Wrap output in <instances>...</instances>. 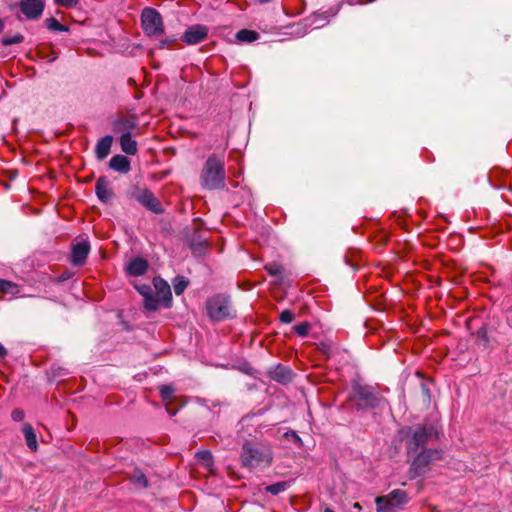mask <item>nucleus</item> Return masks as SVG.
<instances>
[{
    "label": "nucleus",
    "instance_id": "nucleus-1",
    "mask_svg": "<svg viewBox=\"0 0 512 512\" xmlns=\"http://www.w3.org/2000/svg\"><path fill=\"white\" fill-rule=\"evenodd\" d=\"M438 435V428L433 424L404 427L399 431L400 439L406 442L408 456L412 458L410 471L413 477L424 475L432 462L440 459V451L425 448Z\"/></svg>",
    "mask_w": 512,
    "mask_h": 512
},
{
    "label": "nucleus",
    "instance_id": "nucleus-2",
    "mask_svg": "<svg viewBox=\"0 0 512 512\" xmlns=\"http://www.w3.org/2000/svg\"><path fill=\"white\" fill-rule=\"evenodd\" d=\"M241 463L249 469H265L273 460L272 449L268 444L245 442L240 454Z\"/></svg>",
    "mask_w": 512,
    "mask_h": 512
},
{
    "label": "nucleus",
    "instance_id": "nucleus-3",
    "mask_svg": "<svg viewBox=\"0 0 512 512\" xmlns=\"http://www.w3.org/2000/svg\"><path fill=\"white\" fill-rule=\"evenodd\" d=\"M200 180L201 185L206 189L214 190L224 188V161L216 155L209 156L202 169Z\"/></svg>",
    "mask_w": 512,
    "mask_h": 512
},
{
    "label": "nucleus",
    "instance_id": "nucleus-4",
    "mask_svg": "<svg viewBox=\"0 0 512 512\" xmlns=\"http://www.w3.org/2000/svg\"><path fill=\"white\" fill-rule=\"evenodd\" d=\"M208 316L213 321H221L233 316V309L230 301L222 295H217L209 299L206 303Z\"/></svg>",
    "mask_w": 512,
    "mask_h": 512
},
{
    "label": "nucleus",
    "instance_id": "nucleus-5",
    "mask_svg": "<svg viewBox=\"0 0 512 512\" xmlns=\"http://www.w3.org/2000/svg\"><path fill=\"white\" fill-rule=\"evenodd\" d=\"M408 502L407 493L396 489L386 496L376 498L377 512H394Z\"/></svg>",
    "mask_w": 512,
    "mask_h": 512
},
{
    "label": "nucleus",
    "instance_id": "nucleus-6",
    "mask_svg": "<svg viewBox=\"0 0 512 512\" xmlns=\"http://www.w3.org/2000/svg\"><path fill=\"white\" fill-rule=\"evenodd\" d=\"M141 23L148 36H158L164 31L160 13L153 8H145L141 13Z\"/></svg>",
    "mask_w": 512,
    "mask_h": 512
},
{
    "label": "nucleus",
    "instance_id": "nucleus-7",
    "mask_svg": "<svg viewBox=\"0 0 512 512\" xmlns=\"http://www.w3.org/2000/svg\"><path fill=\"white\" fill-rule=\"evenodd\" d=\"M350 399L354 402L357 409L374 408L378 402L373 389L362 385H355L353 387Z\"/></svg>",
    "mask_w": 512,
    "mask_h": 512
},
{
    "label": "nucleus",
    "instance_id": "nucleus-8",
    "mask_svg": "<svg viewBox=\"0 0 512 512\" xmlns=\"http://www.w3.org/2000/svg\"><path fill=\"white\" fill-rule=\"evenodd\" d=\"M153 285L155 289L153 296L154 300H157V310L161 305L164 307H170L172 301V293L169 284L165 280L156 277L153 280Z\"/></svg>",
    "mask_w": 512,
    "mask_h": 512
},
{
    "label": "nucleus",
    "instance_id": "nucleus-9",
    "mask_svg": "<svg viewBox=\"0 0 512 512\" xmlns=\"http://www.w3.org/2000/svg\"><path fill=\"white\" fill-rule=\"evenodd\" d=\"M133 198L136 199L140 204L145 206L147 209L151 210L154 213H161V204L155 198L153 193L148 189H136L133 192Z\"/></svg>",
    "mask_w": 512,
    "mask_h": 512
},
{
    "label": "nucleus",
    "instance_id": "nucleus-10",
    "mask_svg": "<svg viewBox=\"0 0 512 512\" xmlns=\"http://www.w3.org/2000/svg\"><path fill=\"white\" fill-rule=\"evenodd\" d=\"M208 28L204 25L196 24L187 28L182 36V40L188 45H195L207 38Z\"/></svg>",
    "mask_w": 512,
    "mask_h": 512
},
{
    "label": "nucleus",
    "instance_id": "nucleus-11",
    "mask_svg": "<svg viewBox=\"0 0 512 512\" xmlns=\"http://www.w3.org/2000/svg\"><path fill=\"white\" fill-rule=\"evenodd\" d=\"M20 9L27 18L36 19L44 10V2L43 0H22Z\"/></svg>",
    "mask_w": 512,
    "mask_h": 512
},
{
    "label": "nucleus",
    "instance_id": "nucleus-12",
    "mask_svg": "<svg viewBox=\"0 0 512 512\" xmlns=\"http://www.w3.org/2000/svg\"><path fill=\"white\" fill-rule=\"evenodd\" d=\"M90 252V245L87 241L76 243L72 248L71 262L75 266H81L86 262Z\"/></svg>",
    "mask_w": 512,
    "mask_h": 512
},
{
    "label": "nucleus",
    "instance_id": "nucleus-13",
    "mask_svg": "<svg viewBox=\"0 0 512 512\" xmlns=\"http://www.w3.org/2000/svg\"><path fill=\"white\" fill-rule=\"evenodd\" d=\"M95 191L97 197L101 202L107 203L113 197V192L110 188L109 181L104 177H101L97 180Z\"/></svg>",
    "mask_w": 512,
    "mask_h": 512
},
{
    "label": "nucleus",
    "instance_id": "nucleus-14",
    "mask_svg": "<svg viewBox=\"0 0 512 512\" xmlns=\"http://www.w3.org/2000/svg\"><path fill=\"white\" fill-rule=\"evenodd\" d=\"M137 291L144 297V306L149 311L157 310V300H154L153 290L149 285H136Z\"/></svg>",
    "mask_w": 512,
    "mask_h": 512
},
{
    "label": "nucleus",
    "instance_id": "nucleus-15",
    "mask_svg": "<svg viewBox=\"0 0 512 512\" xmlns=\"http://www.w3.org/2000/svg\"><path fill=\"white\" fill-rule=\"evenodd\" d=\"M137 126V121L134 117L121 118L113 123V131L117 133H130Z\"/></svg>",
    "mask_w": 512,
    "mask_h": 512
},
{
    "label": "nucleus",
    "instance_id": "nucleus-16",
    "mask_svg": "<svg viewBox=\"0 0 512 512\" xmlns=\"http://www.w3.org/2000/svg\"><path fill=\"white\" fill-rule=\"evenodd\" d=\"M112 142H113V138H112V136H109V135L104 136L103 138H101L98 141V143L96 145L95 153L99 160H103L108 156V154L110 153V150H111Z\"/></svg>",
    "mask_w": 512,
    "mask_h": 512
},
{
    "label": "nucleus",
    "instance_id": "nucleus-17",
    "mask_svg": "<svg viewBox=\"0 0 512 512\" xmlns=\"http://www.w3.org/2000/svg\"><path fill=\"white\" fill-rule=\"evenodd\" d=\"M109 166L114 171L127 173L130 170V161L126 156L115 155L110 159Z\"/></svg>",
    "mask_w": 512,
    "mask_h": 512
},
{
    "label": "nucleus",
    "instance_id": "nucleus-18",
    "mask_svg": "<svg viewBox=\"0 0 512 512\" xmlns=\"http://www.w3.org/2000/svg\"><path fill=\"white\" fill-rule=\"evenodd\" d=\"M148 269V263L143 258L132 259L128 266L127 271L130 275L140 276L143 275Z\"/></svg>",
    "mask_w": 512,
    "mask_h": 512
},
{
    "label": "nucleus",
    "instance_id": "nucleus-19",
    "mask_svg": "<svg viewBox=\"0 0 512 512\" xmlns=\"http://www.w3.org/2000/svg\"><path fill=\"white\" fill-rule=\"evenodd\" d=\"M120 146L123 152L134 155L137 152V143L131 137L130 133L122 134L120 137Z\"/></svg>",
    "mask_w": 512,
    "mask_h": 512
},
{
    "label": "nucleus",
    "instance_id": "nucleus-20",
    "mask_svg": "<svg viewBox=\"0 0 512 512\" xmlns=\"http://www.w3.org/2000/svg\"><path fill=\"white\" fill-rule=\"evenodd\" d=\"M271 377L279 382L287 383L291 380L292 373L290 369L284 366H277L273 371H271Z\"/></svg>",
    "mask_w": 512,
    "mask_h": 512
},
{
    "label": "nucleus",
    "instance_id": "nucleus-21",
    "mask_svg": "<svg viewBox=\"0 0 512 512\" xmlns=\"http://www.w3.org/2000/svg\"><path fill=\"white\" fill-rule=\"evenodd\" d=\"M23 433L25 436L26 444L27 446L32 450L36 451L38 444H37V438L36 434L32 428V426L28 423L23 425Z\"/></svg>",
    "mask_w": 512,
    "mask_h": 512
},
{
    "label": "nucleus",
    "instance_id": "nucleus-22",
    "mask_svg": "<svg viewBox=\"0 0 512 512\" xmlns=\"http://www.w3.org/2000/svg\"><path fill=\"white\" fill-rule=\"evenodd\" d=\"M259 38V34L256 31L248 30V29H242L237 32L236 39L239 42H254Z\"/></svg>",
    "mask_w": 512,
    "mask_h": 512
},
{
    "label": "nucleus",
    "instance_id": "nucleus-23",
    "mask_svg": "<svg viewBox=\"0 0 512 512\" xmlns=\"http://www.w3.org/2000/svg\"><path fill=\"white\" fill-rule=\"evenodd\" d=\"M196 458L198 462L204 466L205 469L211 471V468L213 466V460L210 451H199L196 453Z\"/></svg>",
    "mask_w": 512,
    "mask_h": 512
},
{
    "label": "nucleus",
    "instance_id": "nucleus-24",
    "mask_svg": "<svg viewBox=\"0 0 512 512\" xmlns=\"http://www.w3.org/2000/svg\"><path fill=\"white\" fill-rule=\"evenodd\" d=\"M124 474L125 477L122 480H146L145 474L132 466H129L128 469L124 471Z\"/></svg>",
    "mask_w": 512,
    "mask_h": 512
},
{
    "label": "nucleus",
    "instance_id": "nucleus-25",
    "mask_svg": "<svg viewBox=\"0 0 512 512\" xmlns=\"http://www.w3.org/2000/svg\"><path fill=\"white\" fill-rule=\"evenodd\" d=\"M0 292L6 294H16L19 292L18 286L8 280L0 279Z\"/></svg>",
    "mask_w": 512,
    "mask_h": 512
},
{
    "label": "nucleus",
    "instance_id": "nucleus-26",
    "mask_svg": "<svg viewBox=\"0 0 512 512\" xmlns=\"http://www.w3.org/2000/svg\"><path fill=\"white\" fill-rule=\"evenodd\" d=\"M287 489V482H275L272 485H268L265 487V490L272 495H278L279 493L285 491Z\"/></svg>",
    "mask_w": 512,
    "mask_h": 512
},
{
    "label": "nucleus",
    "instance_id": "nucleus-27",
    "mask_svg": "<svg viewBox=\"0 0 512 512\" xmlns=\"http://www.w3.org/2000/svg\"><path fill=\"white\" fill-rule=\"evenodd\" d=\"M188 286V281L183 277H176L173 283L174 292L176 295H180Z\"/></svg>",
    "mask_w": 512,
    "mask_h": 512
},
{
    "label": "nucleus",
    "instance_id": "nucleus-28",
    "mask_svg": "<svg viewBox=\"0 0 512 512\" xmlns=\"http://www.w3.org/2000/svg\"><path fill=\"white\" fill-rule=\"evenodd\" d=\"M46 26L49 30L54 32L67 30L64 25H62L57 19L53 17L46 19Z\"/></svg>",
    "mask_w": 512,
    "mask_h": 512
},
{
    "label": "nucleus",
    "instance_id": "nucleus-29",
    "mask_svg": "<svg viewBox=\"0 0 512 512\" xmlns=\"http://www.w3.org/2000/svg\"><path fill=\"white\" fill-rule=\"evenodd\" d=\"M24 37L21 34H16L14 36H5L2 39V44L5 46L18 44L23 41Z\"/></svg>",
    "mask_w": 512,
    "mask_h": 512
},
{
    "label": "nucleus",
    "instance_id": "nucleus-30",
    "mask_svg": "<svg viewBox=\"0 0 512 512\" xmlns=\"http://www.w3.org/2000/svg\"><path fill=\"white\" fill-rule=\"evenodd\" d=\"M265 270L271 276H278L282 274V267L277 263H270L265 265Z\"/></svg>",
    "mask_w": 512,
    "mask_h": 512
},
{
    "label": "nucleus",
    "instance_id": "nucleus-31",
    "mask_svg": "<svg viewBox=\"0 0 512 512\" xmlns=\"http://www.w3.org/2000/svg\"><path fill=\"white\" fill-rule=\"evenodd\" d=\"M173 393L174 389L169 385H165L160 388V394L164 401H169L172 398Z\"/></svg>",
    "mask_w": 512,
    "mask_h": 512
},
{
    "label": "nucleus",
    "instance_id": "nucleus-32",
    "mask_svg": "<svg viewBox=\"0 0 512 512\" xmlns=\"http://www.w3.org/2000/svg\"><path fill=\"white\" fill-rule=\"evenodd\" d=\"M309 327H310V325L307 322H303V323L296 325L294 327V330L299 336L304 337L308 334Z\"/></svg>",
    "mask_w": 512,
    "mask_h": 512
},
{
    "label": "nucleus",
    "instance_id": "nucleus-33",
    "mask_svg": "<svg viewBox=\"0 0 512 512\" xmlns=\"http://www.w3.org/2000/svg\"><path fill=\"white\" fill-rule=\"evenodd\" d=\"M279 319L282 323L289 324L294 320V314L290 310H283Z\"/></svg>",
    "mask_w": 512,
    "mask_h": 512
},
{
    "label": "nucleus",
    "instance_id": "nucleus-34",
    "mask_svg": "<svg viewBox=\"0 0 512 512\" xmlns=\"http://www.w3.org/2000/svg\"><path fill=\"white\" fill-rule=\"evenodd\" d=\"M25 417V413L22 409H14L11 413V418L16 421V422H20L24 419Z\"/></svg>",
    "mask_w": 512,
    "mask_h": 512
},
{
    "label": "nucleus",
    "instance_id": "nucleus-35",
    "mask_svg": "<svg viewBox=\"0 0 512 512\" xmlns=\"http://www.w3.org/2000/svg\"><path fill=\"white\" fill-rule=\"evenodd\" d=\"M59 6L72 8L78 4V0H55Z\"/></svg>",
    "mask_w": 512,
    "mask_h": 512
},
{
    "label": "nucleus",
    "instance_id": "nucleus-36",
    "mask_svg": "<svg viewBox=\"0 0 512 512\" xmlns=\"http://www.w3.org/2000/svg\"><path fill=\"white\" fill-rule=\"evenodd\" d=\"M176 41H177V39L174 37H169V38L160 40V42L158 44V48L163 49V48L169 47V46L173 45Z\"/></svg>",
    "mask_w": 512,
    "mask_h": 512
},
{
    "label": "nucleus",
    "instance_id": "nucleus-37",
    "mask_svg": "<svg viewBox=\"0 0 512 512\" xmlns=\"http://www.w3.org/2000/svg\"><path fill=\"white\" fill-rule=\"evenodd\" d=\"M285 437L288 439V440H293L294 442H296L299 446L302 445V440L301 438L297 435L296 432L294 431H289V432H286L285 433Z\"/></svg>",
    "mask_w": 512,
    "mask_h": 512
},
{
    "label": "nucleus",
    "instance_id": "nucleus-38",
    "mask_svg": "<svg viewBox=\"0 0 512 512\" xmlns=\"http://www.w3.org/2000/svg\"><path fill=\"white\" fill-rule=\"evenodd\" d=\"M319 349L327 357L331 356L332 346L330 344L322 342V343H320Z\"/></svg>",
    "mask_w": 512,
    "mask_h": 512
},
{
    "label": "nucleus",
    "instance_id": "nucleus-39",
    "mask_svg": "<svg viewBox=\"0 0 512 512\" xmlns=\"http://www.w3.org/2000/svg\"><path fill=\"white\" fill-rule=\"evenodd\" d=\"M7 356V349L0 343V360Z\"/></svg>",
    "mask_w": 512,
    "mask_h": 512
},
{
    "label": "nucleus",
    "instance_id": "nucleus-40",
    "mask_svg": "<svg viewBox=\"0 0 512 512\" xmlns=\"http://www.w3.org/2000/svg\"><path fill=\"white\" fill-rule=\"evenodd\" d=\"M166 410H167V412H168L169 414H171V415H175V414H176V411L171 410V408H170L168 405H167V407H166Z\"/></svg>",
    "mask_w": 512,
    "mask_h": 512
},
{
    "label": "nucleus",
    "instance_id": "nucleus-41",
    "mask_svg": "<svg viewBox=\"0 0 512 512\" xmlns=\"http://www.w3.org/2000/svg\"><path fill=\"white\" fill-rule=\"evenodd\" d=\"M324 512H334V511H333L332 509H330V508H326V509L324 510Z\"/></svg>",
    "mask_w": 512,
    "mask_h": 512
},
{
    "label": "nucleus",
    "instance_id": "nucleus-42",
    "mask_svg": "<svg viewBox=\"0 0 512 512\" xmlns=\"http://www.w3.org/2000/svg\"><path fill=\"white\" fill-rule=\"evenodd\" d=\"M2 29H3V23H2V21L0 20V32L2 31Z\"/></svg>",
    "mask_w": 512,
    "mask_h": 512
},
{
    "label": "nucleus",
    "instance_id": "nucleus-43",
    "mask_svg": "<svg viewBox=\"0 0 512 512\" xmlns=\"http://www.w3.org/2000/svg\"><path fill=\"white\" fill-rule=\"evenodd\" d=\"M143 484H144V485H143V487H145V488H146V487H147L148 482H147V481H144V482H143Z\"/></svg>",
    "mask_w": 512,
    "mask_h": 512
},
{
    "label": "nucleus",
    "instance_id": "nucleus-44",
    "mask_svg": "<svg viewBox=\"0 0 512 512\" xmlns=\"http://www.w3.org/2000/svg\"><path fill=\"white\" fill-rule=\"evenodd\" d=\"M356 509H360V505L358 503L355 504Z\"/></svg>",
    "mask_w": 512,
    "mask_h": 512
}]
</instances>
